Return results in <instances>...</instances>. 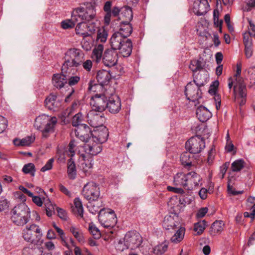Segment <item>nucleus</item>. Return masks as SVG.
<instances>
[{
  "mask_svg": "<svg viewBox=\"0 0 255 255\" xmlns=\"http://www.w3.org/2000/svg\"><path fill=\"white\" fill-rule=\"evenodd\" d=\"M35 139V137L32 136H28L21 139V146H28L32 143Z\"/></svg>",
  "mask_w": 255,
  "mask_h": 255,
  "instance_id": "nucleus-60",
  "label": "nucleus"
},
{
  "mask_svg": "<svg viewBox=\"0 0 255 255\" xmlns=\"http://www.w3.org/2000/svg\"><path fill=\"white\" fill-rule=\"evenodd\" d=\"M76 22L72 20V17L70 19H66L61 22V26L64 29L72 28L74 27Z\"/></svg>",
  "mask_w": 255,
  "mask_h": 255,
  "instance_id": "nucleus-53",
  "label": "nucleus"
},
{
  "mask_svg": "<svg viewBox=\"0 0 255 255\" xmlns=\"http://www.w3.org/2000/svg\"><path fill=\"white\" fill-rule=\"evenodd\" d=\"M11 220L17 226H23L27 223L30 218V212L25 203L15 206L11 211Z\"/></svg>",
  "mask_w": 255,
  "mask_h": 255,
  "instance_id": "nucleus-4",
  "label": "nucleus"
},
{
  "mask_svg": "<svg viewBox=\"0 0 255 255\" xmlns=\"http://www.w3.org/2000/svg\"><path fill=\"white\" fill-rule=\"evenodd\" d=\"M67 83L70 86L76 85L80 80V77L77 75H67Z\"/></svg>",
  "mask_w": 255,
  "mask_h": 255,
  "instance_id": "nucleus-52",
  "label": "nucleus"
},
{
  "mask_svg": "<svg viewBox=\"0 0 255 255\" xmlns=\"http://www.w3.org/2000/svg\"><path fill=\"white\" fill-rule=\"evenodd\" d=\"M185 93L189 101L200 103L199 100L202 97L201 87L190 82L185 87Z\"/></svg>",
  "mask_w": 255,
  "mask_h": 255,
  "instance_id": "nucleus-10",
  "label": "nucleus"
},
{
  "mask_svg": "<svg viewBox=\"0 0 255 255\" xmlns=\"http://www.w3.org/2000/svg\"><path fill=\"white\" fill-rule=\"evenodd\" d=\"M126 38L122 36L120 34L115 32L110 39L111 46L112 47L111 49H114L117 51L118 48L120 47V46L123 43Z\"/></svg>",
  "mask_w": 255,
  "mask_h": 255,
  "instance_id": "nucleus-33",
  "label": "nucleus"
},
{
  "mask_svg": "<svg viewBox=\"0 0 255 255\" xmlns=\"http://www.w3.org/2000/svg\"><path fill=\"white\" fill-rule=\"evenodd\" d=\"M74 205L75 207L74 210H75V212L81 217H83L84 211L83 207L82 201L79 197L75 198L74 200Z\"/></svg>",
  "mask_w": 255,
  "mask_h": 255,
  "instance_id": "nucleus-44",
  "label": "nucleus"
},
{
  "mask_svg": "<svg viewBox=\"0 0 255 255\" xmlns=\"http://www.w3.org/2000/svg\"><path fill=\"white\" fill-rule=\"evenodd\" d=\"M207 226V222L205 220H202L195 223L194 225V231L197 233L198 235H201Z\"/></svg>",
  "mask_w": 255,
  "mask_h": 255,
  "instance_id": "nucleus-48",
  "label": "nucleus"
},
{
  "mask_svg": "<svg viewBox=\"0 0 255 255\" xmlns=\"http://www.w3.org/2000/svg\"><path fill=\"white\" fill-rule=\"evenodd\" d=\"M82 161L80 164V168L84 173L85 176L89 175L93 167V159L92 156L87 157L86 155L82 154Z\"/></svg>",
  "mask_w": 255,
  "mask_h": 255,
  "instance_id": "nucleus-23",
  "label": "nucleus"
},
{
  "mask_svg": "<svg viewBox=\"0 0 255 255\" xmlns=\"http://www.w3.org/2000/svg\"><path fill=\"white\" fill-rule=\"evenodd\" d=\"M22 171L25 174H29L31 176H34L35 172V166L32 163L26 164L23 166Z\"/></svg>",
  "mask_w": 255,
  "mask_h": 255,
  "instance_id": "nucleus-47",
  "label": "nucleus"
},
{
  "mask_svg": "<svg viewBox=\"0 0 255 255\" xmlns=\"http://www.w3.org/2000/svg\"><path fill=\"white\" fill-rule=\"evenodd\" d=\"M196 115L199 120L203 123L207 121L212 117V114L209 110L202 106L197 109Z\"/></svg>",
  "mask_w": 255,
  "mask_h": 255,
  "instance_id": "nucleus-28",
  "label": "nucleus"
},
{
  "mask_svg": "<svg viewBox=\"0 0 255 255\" xmlns=\"http://www.w3.org/2000/svg\"><path fill=\"white\" fill-rule=\"evenodd\" d=\"M44 103L48 110L56 111L61 106V100L56 95L51 94L45 100Z\"/></svg>",
  "mask_w": 255,
  "mask_h": 255,
  "instance_id": "nucleus-19",
  "label": "nucleus"
},
{
  "mask_svg": "<svg viewBox=\"0 0 255 255\" xmlns=\"http://www.w3.org/2000/svg\"><path fill=\"white\" fill-rule=\"evenodd\" d=\"M71 16L72 17V20H74L76 23L86 22L85 20V16L83 12L82 11V6L74 9L72 11Z\"/></svg>",
  "mask_w": 255,
  "mask_h": 255,
  "instance_id": "nucleus-37",
  "label": "nucleus"
},
{
  "mask_svg": "<svg viewBox=\"0 0 255 255\" xmlns=\"http://www.w3.org/2000/svg\"><path fill=\"white\" fill-rule=\"evenodd\" d=\"M132 31V27L130 22L121 21L120 24L119 30L117 32L120 34L124 38H127L131 34Z\"/></svg>",
  "mask_w": 255,
  "mask_h": 255,
  "instance_id": "nucleus-29",
  "label": "nucleus"
},
{
  "mask_svg": "<svg viewBox=\"0 0 255 255\" xmlns=\"http://www.w3.org/2000/svg\"><path fill=\"white\" fill-rule=\"evenodd\" d=\"M62 73H63L62 71ZM52 84L56 88L61 89L67 84V75L63 73L55 74L52 76Z\"/></svg>",
  "mask_w": 255,
  "mask_h": 255,
  "instance_id": "nucleus-26",
  "label": "nucleus"
},
{
  "mask_svg": "<svg viewBox=\"0 0 255 255\" xmlns=\"http://www.w3.org/2000/svg\"><path fill=\"white\" fill-rule=\"evenodd\" d=\"M85 54L80 49L72 48L69 49L65 53L64 61L61 70L67 73L72 67H78L84 60Z\"/></svg>",
  "mask_w": 255,
  "mask_h": 255,
  "instance_id": "nucleus-2",
  "label": "nucleus"
},
{
  "mask_svg": "<svg viewBox=\"0 0 255 255\" xmlns=\"http://www.w3.org/2000/svg\"><path fill=\"white\" fill-rule=\"evenodd\" d=\"M248 21L249 22V25L248 27L249 31L247 32V33H249L251 35L253 36H255V24L254 22L249 18H248Z\"/></svg>",
  "mask_w": 255,
  "mask_h": 255,
  "instance_id": "nucleus-63",
  "label": "nucleus"
},
{
  "mask_svg": "<svg viewBox=\"0 0 255 255\" xmlns=\"http://www.w3.org/2000/svg\"><path fill=\"white\" fill-rule=\"evenodd\" d=\"M77 145V142L75 139H72L70 141L68 145V154L71 157L75 154L76 147Z\"/></svg>",
  "mask_w": 255,
  "mask_h": 255,
  "instance_id": "nucleus-51",
  "label": "nucleus"
},
{
  "mask_svg": "<svg viewBox=\"0 0 255 255\" xmlns=\"http://www.w3.org/2000/svg\"><path fill=\"white\" fill-rule=\"evenodd\" d=\"M187 174L183 172L176 173L173 178V184L177 186H182L186 188Z\"/></svg>",
  "mask_w": 255,
  "mask_h": 255,
  "instance_id": "nucleus-35",
  "label": "nucleus"
},
{
  "mask_svg": "<svg viewBox=\"0 0 255 255\" xmlns=\"http://www.w3.org/2000/svg\"><path fill=\"white\" fill-rule=\"evenodd\" d=\"M185 147L193 154L199 153L205 147V140L201 136H193L186 141Z\"/></svg>",
  "mask_w": 255,
  "mask_h": 255,
  "instance_id": "nucleus-9",
  "label": "nucleus"
},
{
  "mask_svg": "<svg viewBox=\"0 0 255 255\" xmlns=\"http://www.w3.org/2000/svg\"><path fill=\"white\" fill-rule=\"evenodd\" d=\"M96 28V24L93 22L91 23L81 22L77 23L75 27V32L77 35L85 38L90 36L89 32L94 33Z\"/></svg>",
  "mask_w": 255,
  "mask_h": 255,
  "instance_id": "nucleus-13",
  "label": "nucleus"
},
{
  "mask_svg": "<svg viewBox=\"0 0 255 255\" xmlns=\"http://www.w3.org/2000/svg\"><path fill=\"white\" fill-rule=\"evenodd\" d=\"M189 67L193 72H197L203 68L201 61L197 60H191Z\"/></svg>",
  "mask_w": 255,
  "mask_h": 255,
  "instance_id": "nucleus-50",
  "label": "nucleus"
},
{
  "mask_svg": "<svg viewBox=\"0 0 255 255\" xmlns=\"http://www.w3.org/2000/svg\"><path fill=\"white\" fill-rule=\"evenodd\" d=\"M189 151L184 152L181 154L180 161L181 164L186 168L189 169L192 165L194 155Z\"/></svg>",
  "mask_w": 255,
  "mask_h": 255,
  "instance_id": "nucleus-32",
  "label": "nucleus"
},
{
  "mask_svg": "<svg viewBox=\"0 0 255 255\" xmlns=\"http://www.w3.org/2000/svg\"><path fill=\"white\" fill-rule=\"evenodd\" d=\"M231 179L229 178L228 181V192L233 195H238L243 193L244 191H236L234 187L231 185Z\"/></svg>",
  "mask_w": 255,
  "mask_h": 255,
  "instance_id": "nucleus-57",
  "label": "nucleus"
},
{
  "mask_svg": "<svg viewBox=\"0 0 255 255\" xmlns=\"http://www.w3.org/2000/svg\"><path fill=\"white\" fill-rule=\"evenodd\" d=\"M69 231L79 242H84V239L81 230L75 227L71 226L69 228Z\"/></svg>",
  "mask_w": 255,
  "mask_h": 255,
  "instance_id": "nucleus-43",
  "label": "nucleus"
},
{
  "mask_svg": "<svg viewBox=\"0 0 255 255\" xmlns=\"http://www.w3.org/2000/svg\"><path fill=\"white\" fill-rule=\"evenodd\" d=\"M107 98L105 94H96L90 100V105L93 111L102 113L107 107Z\"/></svg>",
  "mask_w": 255,
  "mask_h": 255,
  "instance_id": "nucleus-12",
  "label": "nucleus"
},
{
  "mask_svg": "<svg viewBox=\"0 0 255 255\" xmlns=\"http://www.w3.org/2000/svg\"><path fill=\"white\" fill-rule=\"evenodd\" d=\"M118 55L114 49H106L103 54L102 62L106 66L111 67L115 66L118 61Z\"/></svg>",
  "mask_w": 255,
  "mask_h": 255,
  "instance_id": "nucleus-16",
  "label": "nucleus"
},
{
  "mask_svg": "<svg viewBox=\"0 0 255 255\" xmlns=\"http://www.w3.org/2000/svg\"><path fill=\"white\" fill-rule=\"evenodd\" d=\"M107 109L111 113L116 114L119 112L121 109V100L116 95H112L107 101Z\"/></svg>",
  "mask_w": 255,
  "mask_h": 255,
  "instance_id": "nucleus-20",
  "label": "nucleus"
},
{
  "mask_svg": "<svg viewBox=\"0 0 255 255\" xmlns=\"http://www.w3.org/2000/svg\"><path fill=\"white\" fill-rule=\"evenodd\" d=\"M108 136V129L104 126L94 129L91 133V137L101 144L107 140Z\"/></svg>",
  "mask_w": 255,
  "mask_h": 255,
  "instance_id": "nucleus-17",
  "label": "nucleus"
},
{
  "mask_svg": "<svg viewBox=\"0 0 255 255\" xmlns=\"http://www.w3.org/2000/svg\"><path fill=\"white\" fill-rule=\"evenodd\" d=\"M23 238L25 241L37 244L42 242V232L40 227L35 224L27 225L23 230Z\"/></svg>",
  "mask_w": 255,
  "mask_h": 255,
  "instance_id": "nucleus-6",
  "label": "nucleus"
},
{
  "mask_svg": "<svg viewBox=\"0 0 255 255\" xmlns=\"http://www.w3.org/2000/svg\"><path fill=\"white\" fill-rule=\"evenodd\" d=\"M67 174L71 179H74L76 176V169L74 161L71 158L67 162Z\"/></svg>",
  "mask_w": 255,
  "mask_h": 255,
  "instance_id": "nucleus-39",
  "label": "nucleus"
},
{
  "mask_svg": "<svg viewBox=\"0 0 255 255\" xmlns=\"http://www.w3.org/2000/svg\"><path fill=\"white\" fill-rule=\"evenodd\" d=\"M168 247V245L166 242L162 243L154 247L153 253L156 255H162L167 251Z\"/></svg>",
  "mask_w": 255,
  "mask_h": 255,
  "instance_id": "nucleus-45",
  "label": "nucleus"
},
{
  "mask_svg": "<svg viewBox=\"0 0 255 255\" xmlns=\"http://www.w3.org/2000/svg\"><path fill=\"white\" fill-rule=\"evenodd\" d=\"M246 162L244 159H237L231 164V170L234 172H239L244 168Z\"/></svg>",
  "mask_w": 255,
  "mask_h": 255,
  "instance_id": "nucleus-41",
  "label": "nucleus"
},
{
  "mask_svg": "<svg viewBox=\"0 0 255 255\" xmlns=\"http://www.w3.org/2000/svg\"><path fill=\"white\" fill-rule=\"evenodd\" d=\"M108 32L103 27L99 28L97 31V40L101 42H105L108 37Z\"/></svg>",
  "mask_w": 255,
  "mask_h": 255,
  "instance_id": "nucleus-46",
  "label": "nucleus"
},
{
  "mask_svg": "<svg viewBox=\"0 0 255 255\" xmlns=\"http://www.w3.org/2000/svg\"><path fill=\"white\" fill-rule=\"evenodd\" d=\"M224 223L223 221H216L211 225L210 229V234L215 236L217 233L223 231L224 227Z\"/></svg>",
  "mask_w": 255,
  "mask_h": 255,
  "instance_id": "nucleus-38",
  "label": "nucleus"
},
{
  "mask_svg": "<svg viewBox=\"0 0 255 255\" xmlns=\"http://www.w3.org/2000/svg\"><path fill=\"white\" fill-rule=\"evenodd\" d=\"M82 195L88 201H95L97 200L100 194L99 188L93 182L87 183L83 187Z\"/></svg>",
  "mask_w": 255,
  "mask_h": 255,
  "instance_id": "nucleus-11",
  "label": "nucleus"
},
{
  "mask_svg": "<svg viewBox=\"0 0 255 255\" xmlns=\"http://www.w3.org/2000/svg\"><path fill=\"white\" fill-rule=\"evenodd\" d=\"M102 206V202L97 199L95 201H89L87 208L89 212L93 214H99L100 211H105V209H101Z\"/></svg>",
  "mask_w": 255,
  "mask_h": 255,
  "instance_id": "nucleus-34",
  "label": "nucleus"
},
{
  "mask_svg": "<svg viewBox=\"0 0 255 255\" xmlns=\"http://www.w3.org/2000/svg\"><path fill=\"white\" fill-rule=\"evenodd\" d=\"M83 120V116L81 113H79L76 114L72 118V124L73 126L76 127V128L79 125H83L82 122Z\"/></svg>",
  "mask_w": 255,
  "mask_h": 255,
  "instance_id": "nucleus-54",
  "label": "nucleus"
},
{
  "mask_svg": "<svg viewBox=\"0 0 255 255\" xmlns=\"http://www.w3.org/2000/svg\"><path fill=\"white\" fill-rule=\"evenodd\" d=\"M42 248L34 245L25 247L22 250V255H42Z\"/></svg>",
  "mask_w": 255,
  "mask_h": 255,
  "instance_id": "nucleus-30",
  "label": "nucleus"
},
{
  "mask_svg": "<svg viewBox=\"0 0 255 255\" xmlns=\"http://www.w3.org/2000/svg\"><path fill=\"white\" fill-rule=\"evenodd\" d=\"M104 50V46L103 44H99L93 49L91 57L94 61L97 63H99L101 59Z\"/></svg>",
  "mask_w": 255,
  "mask_h": 255,
  "instance_id": "nucleus-36",
  "label": "nucleus"
},
{
  "mask_svg": "<svg viewBox=\"0 0 255 255\" xmlns=\"http://www.w3.org/2000/svg\"><path fill=\"white\" fill-rule=\"evenodd\" d=\"M111 77L112 76L109 71L102 70L98 72L96 78L99 84L104 86L108 84Z\"/></svg>",
  "mask_w": 255,
  "mask_h": 255,
  "instance_id": "nucleus-27",
  "label": "nucleus"
},
{
  "mask_svg": "<svg viewBox=\"0 0 255 255\" xmlns=\"http://www.w3.org/2000/svg\"><path fill=\"white\" fill-rule=\"evenodd\" d=\"M57 122L56 117H51L42 114L35 119L34 127L35 128L41 131L43 137L47 138L50 133L54 132V128Z\"/></svg>",
  "mask_w": 255,
  "mask_h": 255,
  "instance_id": "nucleus-3",
  "label": "nucleus"
},
{
  "mask_svg": "<svg viewBox=\"0 0 255 255\" xmlns=\"http://www.w3.org/2000/svg\"><path fill=\"white\" fill-rule=\"evenodd\" d=\"M92 131L86 124L79 125L75 129V134L77 137L81 141H86L91 137V133Z\"/></svg>",
  "mask_w": 255,
  "mask_h": 255,
  "instance_id": "nucleus-18",
  "label": "nucleus"
},
{
  "mask_svg": "<svg viewBox=\"0 0 255 255\" xmlns=\"http://www.w3.org/2000/svg\"><path fill=\"white\" fill-rule=\"evenodd\" d=\"M142 242L141 235L135 231L128 232L125 235L124 245L126 249L134 250L138 248Z\"/></svg>",
  "mask_w": 255,
  "mask_h": 255,
  "instance_id": "nucleus-8",
  "label": "nucleus"
},
{
  "mask_svg": "<svg viewBox=\"0 0 255 255\" xmlns=\"http://www.w3.org/2000/svg\"><path fill=\"white\" fill-rule=\"evenodd\" d=\"M7 126V121L3 116H0V133L3 132Z\"/></svg>",
  "mask_w": 255,
  "mask_h": 255,
  "instance_id": "nucleus-62",
  "label": "nucleus"
},
{
  "mask_svg": "<svg viewBox=\"0 0 255 255\" xmlns=\"http://www.w3.org/2000/svg\"><path fill=\"white\" fill-rule=\"evenodd\" d=\"M98 218L101 224L106 228L114 227L117 222L114 211L110 209H105V211H100Z\"/></svg>",
  "mask_w": 255,
  "mask_h": 255,
  "instance_id": "nucleus-7",
  "label": "nucleus"
},
{
  "mask_svg": "<svg viewBox=\"0 0 255 255\" xmlns=\"http://www.w3.org/2000/svg\"><path fill=\"white\" fill-rule=\"evenodd\" d=\"M132 49V44L131 40L126 38L118 48L120 53L124 57L130 55Z\"/></svg>",
  "mask_w": 255,
  "mask_h": 255,
  "instance_id": "nucleus-25",
  "label": "nucleus"
},
{
  "mask_svg": "<svg viewBox=\"0 0 255 255\" xmlns=\"http://www.w3.org/2000/svg\"><path fill=\"white\" fill-rule=\"evenodd\" d=\"M89 231L95 239H99L101 237L100 230L93 223L89 224Z\"/></svg>",
  "mask_w": 255,
  "mask_h": 255,
  "instance_id": "nucleus-49",
  "label": "nucleus"
},
{
  "mask_svg": "<svg viewBox=\"0 0 255 255\" xmlns=\"http://www.w3.org/2000/svg\"><path fill=\"white\" fill-rule=\"evenodd\" d=\"M210 9V5L207 0H196L193 4V11L198 15L206 14Z\"/></svg>",
  "mask_w": 255,
  "mask_h": 255,
  "instance_id": "nucleus-22",
  "label": "nucleus"
},
{
  "mask_svg": "<svg viewBox=\"0 0 255 255\" xmlns=\"http://www.w3.org/2000/svg\"><path fill=\"white\" fill-rule=\"evenodd\" d=\"M45 211L47 216L51 217L54 213L55 206L53 205L50 201L45 203Z\"/></svg>",
  "mask_w": 255,
  "mask_h": 255,
  "instance_id": "nucleus-55",
  "label": "nucleus"
},
{
  "mask_svg": "<svg viewBox=\"0 0 255 255\" xmlns=\"http://www.w3.org/2000/svg\"><path fill=\"white\" fill-rule=\"evenodd\" d=\"M84 145L85 152L86 154L95 156L101 152L102 150V144L90 137L85 141Z\"/></svg>",
  "mask_w": 255,
  "mask_h": 255,
  "instance_id": "nucleus-14",
  "label": "nucleus"
},
{
  "mask_svg": "<svg viewBox=\"0 0 255 255\" xmlns=\"http://www.w3.org/2000/svg\"><path fill=\"white\" fill-rule=\"evenodd\" d=\"M97 111H91L87 114V121L88 124L95 128L103 126L105 122V117L101 113H97Z\"/></svg>",
  "mask_w": 255,
  "mask_h": 255,
  "instance_id": "nucleus-15",
  "label": "nucleus"
},
{
  "mask_svg": "<svg viewBox=\"0 0 255 255\" xmlns=\"http://www.w3.org/2000/svg\"><path fill=\"white\" fill-rule=\"evenodd\" d=\"M178 217L176 214L167 215L165 216L163 226L166 230L174 229L178 223Z\"/></svg>",
  "mask_w": 255,
  "mask_h": 255,
  "instance_id": "nucleus-24",
  "label": "nucleus"
},
{
  "mask_svg": "<svg viewBox=\"0 0 255 255\" xmlns=\"http://www.w3.org/2000/svg\"><path fill=\"white\" fill-rule=\"evenodd\" d=\"M105 12L104 22L105 25H109L111 21L112 17H119L122 21L130 22L132 19V11L128 6L120 7L117 6L112 7L111 1H106L103 6Z\"/></svg>",
  "mask_w": 255,
  "mask_h": 255,
  "instance_id": "nucleus-1",
  "label": "nucleus"
},
{
  "mask_svg": "<svg viewBox=\"0 0 255 255\" xmlns=\"http://www.w3.org/2000/svg\"><path fill=\"white\" fill-rule=\"evenodd\" d=\"M82 11L85 16V20L86 22L90 23V21L94 19L96 16V10L91 4L86 6H82Z\"/></svg>",
  "mask_w": 255,
  "mask_h": 255,
  "instance_id": "nucleus-31",
  "label": "nucleus"
},
{
  "mask_svg": "<svg viewBox=\"0 0 255 255\" xmlns=\"http://www.w3.org/2000/svg\"><path fill=\"white\" fill-rule=\"evenodd\" d=\"M81 65H82L84 70L87 72H90L92 68L93 63L91 60H85L82 62Z\"/></svg>",
  "mask_w": 255,
  "mask_h": 255,
  "instance_id": "nucleus-61",
  "label": "nucleus"
},
{
  "mask_svg": "<svg viewBox=\"0 0 255 255\" xmlns=\"http://www.w3.org/2000/svg\"><path fill=\"white\" fill-rule=\"evenodd\" d=\"M185 229L180 227L171 238L170 241L174 244H177L182 241L184 237Z\"/></svg>",
  "mask_w": 255,
  "mask_h": 255,
  "instance_id": "nucleus-40",
  "label": "nucleus"
},
{
  "mask_svg": "<svg viewBox=\"0 0 255 255\" xmlns=\"http://www.w3.org/2000/svg\"><path fill=\"white\" fill-rule=\"evenodd\" d=\"M252 35L249 33H245L244 34V43L245 46H253V39Z\"/></svg>",
  "mask_w": 255,
  "mask_h": 255,
  "instance_id": "nucleus-59",
  "label": "nucleus"
},
{
  "mask_svg": "<svg viewBox=\"0 0 255 255\" xmlns=\"http://www.w3.org/2000/svg\"><path fill=\"white\" fill-rule=\"evenodd\" d=\"M186 189L192 190L201 184V177L195 172H190L187 174Z\"/></svg>",
  "mask_w": 255,
  "mask_h": 255,
  "instance_id": "nucleus-21",
  "label": "nucleus"
},
{
  "mask_svg": "<svg viewBox=\"0 0 255 255\" xmlns=\"http://www.w3.org/2000/svg\"><path fill=\"white\" fill-rule=\"evenodd\" d=\"M214 24L218 27H219L220 32L222 31V24L223 20L219 19V12L217 10H214L213 12Z\"/></svg>",
  "mask_w": 255,
  "mask_h": 255,
  "instance_id": "nucleus-56",
  "label": "nucleus"
},
{
  "mask_svg": "<svg viewBox=\"0 0 255 255\" xmlns=\"http://www.w3.org/2000/svg\"><path fill=\"white\" fill-rule=\"evenodd\" d=\"M242 65L240 63L237 64L236 73L234 76L236 84L234 86V94L236 98H241L240 106L244 105L246 103L247 88L244 79L241 76Z\"/></svg>",
  "mask_w": 255,
  "mask_h": 255,
  "instance_id": "nucleus-5",
  "label": "nucleus"
},
{
  "mask_svg": "<svg viewBox=\"0 0 255 255\" xmlns=\"http://www.w3.org/2000/svg\"><path fill=\"white\" fill-rule=\"evenodd\" d=\"M9 202L4 197H0V212L8 209Z\"/></svg>",
  "mask_w": 255,
  "mask_h": 255,
  "instance_id": "nucleus-58",
  "label": "nucleus"
},
{
  "mask_svg": "<svg viewBox=\"0 0 255 255\" xmlns=\"http://www.w3.org/2000/svg\"><path fill=\"white\" fill-rule=\"evenodd\" d=\"M53 161L54 160L52 158L49 159L45 164V165L41 168V171L42 172H45L46 171L51 169L52 167Z\"/></svg>",
  "mask_w": 255,
  "mask_h": 255,
  "instance_id": "nucleus-64",
  "label": "nucleus"
},
{
  "mask_svg": "<svg viewBox=\"0 0 255 255\" xmlns=\"http://www.w3.org/2000/svg\"><path fill=\"white\" fill-rule=\"evenodd\" d=\"M207 74L204 73L202 74L199 73L192 82L199 87H202L207 82Z\"/></svg>",
  "mask_w": 255,
  "mask_h": 255,
  "instance_id": "nucleus-42",
  "label": "nucleus"
}]
</instances>
